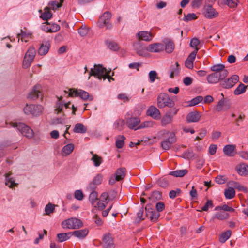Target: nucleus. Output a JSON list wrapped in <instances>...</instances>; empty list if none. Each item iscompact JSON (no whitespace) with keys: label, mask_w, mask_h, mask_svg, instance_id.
Wrapping results in <instances>:
<instances>
[{"label":"nucleus","mask_w":248,"mask_h":248,"mask_svg":"<svg viewBox=\"0 0 248 248\" xmlns=\"http://www.w3.org/2000/svg\"><path fill=\"white\" fill-rule=\"evenodd\" d=\"M74 195L75 198L78 200L81 201L83 199V194L81 190H76L74 193Z\"/></svg>","instance_id":"774afa93"},{"label":"nucleus","mask_w":248,"mask_h":248,"mask_svg":"<svg viewBox=\"0 0 248 248\" xmlns=\"http://www.w3.org/2000/svg\"><path fill=\"white\" fill-rule=\"evenodd\" d=\"M134 49L138 55L141 56H145L147 55V46L141 44L140 42L134 43L133 44Z\"/></svg>","instance_id":"dca6fc26"},{"label":"nucleus","mask_w":248,"mask_h":248,"mask_svg":"<svg viewBox=\"0 0 248 248\" xmlns=\"http://www.w3.org/2000/svg\"><path fill=\"white\" fill-rule=\"evenodd\" d=\"M137 35L140 40L150 42L152 40L155 34L151 32L140 31L138 33Z\"/></svg>","instance_id":"412c9836"},{"label":"nucleus","mask_w":248,"mask_h":248,"mask_svg":"<svg viewBox=\"0 0 248 248\" xmlns=\"http://www.w3.org/2000/svg\"><path fill=\"white\" fill-rule=\"evenodd\" d=\"M63 95L66 97H79L84 100H92L93 99V96L90 95L87 92L75 88H67V90L63 91Z\"/></svg>","instance_id":"f257e3e1"},{"label":"nucleus","mask_w":248,"mask_h":248,"mask_svg":"<svg viewBox=\"0 0 248 248\" xmlns=\"http://www.w3.org/2000/svg\"><path fill=\"white\" fill-rule=\"evenodd\" d=\"M176 141V138L174 133L170 134L168 138L161 142V147L165 150H168L171 145Z\"/></svg>","instance_id":"9b49d317"},{"label":"nucleus","mask_w":248,"mask_h":248,"mask_svg":"<svg viewBox=\"0 0 248 248\" xmlns=\"http://www.w3.org/2000/svg\"><path fill=\"white\" fill-rule=\"evenodd\" d=\"M227 180V177L224 176L219 175L216 177V182L219 184H223Z\"/></svg>","instance_id":"e2e57ef3"},{"label":"nucleus","mask_w":248,"mask_h":248,"mask_svg":"<svg viewBox=\"0 0 248 248\" xmlns=\"http://www.w3.org/2000/svg\"><path fill=\"white\" fill-rule=\"evenodd\" d=\"M211 70L218 75V77L225 78L228 75V70L222 64H217L211 67Z\"/></svg>","instance_id":"6e6552de"},{"label":"nucleus","mask_w":248,"mask_h":248,"mask_svg":"<svg viewBox=\"0 0 248 248\" xmlns=\"http://www.w3.org/2000/svg\"><path fill=\"white\" fill-rule=\"evenodd\" d=\"M49 9V7H46L44 9V12L41 14L40 17L44 20H47L52 17V14Z\"/></svg>","instance_id":"58836bf2"},{"label":"nucleus","mask_w":248,"mask_h":248,"mask_svg":"<svg viewBox=\"0 0 248 248\" xmlns=\"http://www.w3.org/2000/svg\"><path fill=\"white\" fill-rule=\"evenodd\" d=\"M146 113L155 119H159L161 117L159 109H148Z\"/></svg>","instance_id":"c9c22d12"},{"label":"nucleus","mask_w":248,"mask_h":248,"mask_svg":"<svg viewBox=\"0 0 248 248\" xmlns=\"http://www.w3.org/2000/svg\"><path fill=\"white\" fill-rule=\"evenodd\" d=\"M7 127L16 128L23 136L28 138H31L34 135L33 130L30 127L22 123L10 122Z\"/></svg>","instance_id":"7ed1b4c3"},{"label":"nucleus","mask_w":248,"mask_h":248,"mask_svg":"<svg viewBox=\"0 0 248 248\" xmlns=\"http://www.w3.org/2000/svg\"><path fill=\"white\" fill-rule=\"evenodd\" d=\"M224 195L227 199H232L235 195V191L232 187H229L224 191Z\"/></svg>","instance_id":"4c0bfd02"},{"label":"nucleus","mask_w":248,"mask_h":248,"mask_svg":"<svg viewBox=\"0 0 248 248\" xmlns=\"http://www.w3.org/2000/svg\"><path fill=\"white\" fill-rule=\"evenodd\" d=\"M229 184L230 185L233 186L234 188L237 189L239 191H242L245 193H247L248 192V189L247 187L241 185L238 182L231 181L229 182Z\"/></svg>","instance_id":"473e14b6"},{"label":"nucleus","mask_w":248,"mask_h":248,"mask_svg":"<svg viewBox=\"0 0 248 248\" xmlns=\"http://www.w3.org/2000/svg\"><path fill=\"white\" fill-rule=\"evenodd\" d=\"M72 235V232L60 233L57 235L58 240L59 242H62L69 239Z\"/></svg>","instance_id":"f704fd0d"},{"label":"nucleus","mask_w":248,"mask_h":248,"mask_svg":"<svg viewBox=\"0 0 248 248\" xmlns=\"http://www.w3.org/2000/svg\"><path fill=\"white\" fill-rule=\"evenodd\" d=\"M125 121L123 119H118L113 124V128L118 131H121L125 127Z\"/></svg>","instance_id":"c85d7f7f"},{"label":"nucleus","mask_w":248,"mask_h":248,"mask_svg":"<svg viewBox=\"0 0 248 248\" xmlns=\"http://www.w3.org/2000/svg\"><path fill=\"white\" fill-rule=\"evenodd\" d=\"M63 97L62 95L60 97H57L58 107L56 108H62L63 107H65V108H77L70 101L67 102L64 101L62 100Z\"/></svg>","instance_id":"4be33fe9"},{"label":"nucleus","mask_w":248,"mask_h":248,"mask_svg":"<svg viewBox=\"0 0 248 248\" xmlns=\"http://www.w3.org/2000/svg\"><path fill=\"white\" fill-rule=\"evenodd\" d=\"M43 97L42 88L39 84L35 85L28 95V98L31 100H35L40 98L42 100Z\"/></svg>","instance_id":"0eeeda50"},{"label":"nucleus","mask_w":248,"mask_h":248,"mask_svg":"<svg viewBox=\"0 0 248 248\" xmlns=\"http://www.w3.org/2000/svg\"><path fill=\"white\" fill-rule=\"evenodd\" d=\"M88 233V230L86 229L76 230L72 232V235H74L75 237L79 239L84 238Z\"/></svg>","instance_id":"a878e982"},{"label":"nucleus","mask_w":248,"mask_h":248,"mask_svg":"<svg viewBox=\"0 0 248 248\" xmlns=\"http://www.w3.org/2000/svg\"><path fill=\"white\" fill-rule=\"evenodd\" d=\"M224 3L230 8H235L237 6L238 0H224Z\"/></svg>","instance_id":"603ef678"},{"label":"nucleus","mask_w":248,"mask_h":248,"mask_svg":"<svg viewBox=\"0 0 248 248\" xmlns=\"http://www.w3.org/2000/svg\"><path fill=\"white\" fill-rule=\"evenodd\" d=\"M239 76L237 75H232L231 78L225 80L222 84V87L226 89L232 87L238 81Z\"/></svg>","instance_id":"4468645a"},{"label":"nucleus","mask_w":248,"mask_h":248,"mask_svg":"<svg viewBox=\"0 0 248 248\" xmlns=\"http://www.w3.org/2000/svg\"><path fill=\"white\" fill-rule=\"evenodd\" d=\"M88 32V29L86 26H82L78 29V33L81 36H85Z\"/></svg>","instance_id":"69168bd1"},{"label":"nucleus","mask_w":248,"mask_h":248,"mask_svg":"<svg viewBox=\"0 0 248 248\" xmlns=\"http://www.w3.org/2000/svg\"><path fill=\"white\" fill-rule=\"evenodd\" d=\"M154 122L152 121H147L142 123L137 129H142L147 127H151L153 126Z\"/></svg>","instance_id":"5fc2aeb1"},{"label":"nucleus","mask_w":248,"mask_h":248,"mask_svg":"<svg viewBox=\"0 0 248 248\" xmlns=\"http://www.w3.org/2000/svg\"><path fill=\"white\" fill-rule=\"evenodd\" d=\"M231 231L230 230H227L226 232H223L219 237V241L223 243L226 242L231 236Z\"/></svg>","instance_id":"c03bdc74"},{"label":"nucleus","mask_w":248,"mask_h":248,"mask_svg":"<svg viewBox=\"0 0 248 248\" xmlns=\"http://www.w3.org/2000/svg\"><path fill=\"white\" fill-rule=\"evenodd\" d=\"M172 133H170L169 131L162 130L157 133L156 136L158 139H161L167 138L169 135H170V134Z\"/></svg>","instance_id":"4d7b16f0"},{"label":"nucleus","mask_w":248,"mask_h":248,"mask_svg":"<svg viewBox=\"0 0 248 248\" xmlns=\"http://www.w3.org/2000/svg\"><path fill=\"white\" fill-rule=\"evenodd\" d=\"M90 154L93 155L91 160L93 162L94 165L96 167L100 166L103 162L102 158L96 154H94L92 151L90 152Z\"/></svg>","instance_id":"7c9ffc66"},{"label":"nucleus","mask_w":248,"mask_h":248,"mask_svg":"<svg viewBox=\"0 0 248 248\" xmlns=\"http://www.w3.org/2000/svg\"><path fill=\"white\" fill-rule=\"evenodd\" d=\"M42 30L46 32H55L60 29V27L57 24H50L48 21L43 23L41 27Z\"/></svg>","instance_id":"f8f14e48"},{"label":"nucleus","mask_w":248,"mask_h":248,"mask_svg":"<svg viewBox=\"0 0 248 248\" xmlns=\"http://www.w3.org/2000/svg\"><path fill=\"white\" fill-rule=\"evenodd\" d=\"M102 180L103 175L101 174H97L88 184L87 188L89 190H94L97 186L101 184Z\"/></svg>","instance_id":"2eb2a0df"},{"label":"nucleus","mask_w":248,"mask_h":248,"mask_svg":"<svg viewBox=\"0 0 248 248\" xmlns=\"http://www.w3.org/2000/svg\"><path fill=\"white\" fill-rule=\"evenodd\" d=\"M50 47V43L49 41H44L40 45L38 50V53L41 56L46 55Z\"/></svg>","instance_id":"6ab92c4d"},{"label":"nucleus","mask_w":248,"mask_h":248,"mask_svg":"<svg viewBox=\"0 0 248 248\" xmlns=\"http://www.w3.org/2000/svg\"><path fill=\"white\" fill-rule=\"evenodd\" d=\"M36 54V52L35 49L33 47H30L24 57L33 61Z\"/></svg>","instance_id":"ea45409f"},{"label":"nucleus","mask_w":248,"mask_h":248,"mask_svg":"<svg viewBox=\"0 0 248 248\" xmlns=\"http://www.w3.org/2000/svg\"><path fill=\"white\" fill-rule=\"evenodd\" d=\"M140 122V119L138 117H131L126 121L127 125L131 129L137 130V128Z\"/></svg>","instance_id":"aec40b11"},{"label":"nucleus","mask_w":248,"mask_h":248,"mask_svg":"<svg viewBox=\"0 0 248 248\" xmlns=\"http://www.w3.org/2000/svg\"><path fill=\"white\" fill-rule=\"evenodd\" d=\"M149 77L151 82H154L157 78V73L155 71H151L149 73Z\"/></svg>","instance_id":"338daca9"},{"label":"nucleus","mask_w":248,"mask_h":248,"mask_svg":"<svg viewBox=\"0 0 248 248\" xmlns=\"http://www.w3.org/2000/svg\"><path fill=\"white\" fill-rule=\"evenodd\" d=\"M180 68L179 65L177 62H176L174 65L172 66L171 68V72L170 74V77L173 78L174 76L178 75L179 73Z\"/></svg>","instance_id":"49530a36"},{"label":"nucleus","mask_w":248,"mask_h":248,"mask_svg":"<svg viewBox=\"0 0 248 248\" xmlns=\"http://www.w3.org/2000/svg\"><path fill=\"white\" fill-rule=\"evenodd\" d=\"M11 174L8 173L5 174L6 182L5 185L8 187L12 188L13 186H16V184L15 183V180L13 178L10 177Z\"/></svg>","instance_id":"79ce46f5"},{"label":"nucleus","mask_w":248,"mask_h":248,"mask_svg":"<svg viewBox=\"0 0 248 248\" xmlns=\"http://www.w3.org/2000/svg\"><path fill=\"white\" fill-rule=\"evenodd\" d=\"M146 216L153 222L156 221L160 216V214L154 209L152 208L150 205H147L145 207Z\"/></svg>","instance_id":"ddd939ff"},{"label":"nucleus","mask_w":248,"mask_h":248,"mask_svg":"<svg viewBox=\"0 0 248 248\" xmlns=\"http://www.w3.org/2000/svg\"><path fill=\"white\" fill-rule=\"evenodd\" d=\"M75 133H84L86 132V128L81 123L77 124L73 130Z\"/></svg>","instance_id":"37998d69"},{"label":"nucleus","mask_w":248,"mask_h":248,"mask_svg":"<svg viewBox=\"0 0 248 248\" xmlns=\"http://www.w3.org/2000/svg\"><path fill=\"white\" fill-rule=\"evenodd\" d=\"M20 37H21V40L23 42H27L29 38L31 37V32H26L24 31L22 29L20 31V33L17 34V37L18 38V41H19Z\"/></svg>","instance_id":"bb28decb"},{"label":"nucleus","mask_w":248,"mask_h":248,"mask_svg":"<svg viewBox=\"0 0 248 248\" xmlns=\"http://www.w3.org/2000/svg\"><path fill=\"white\" fill-rule=\"evenodd\" d=\"M110 199L111 198L109 197V194L107 192H103L100 197V200L103 202H106V203H108Z\"/></svg>","instance_id":"bf43d9fd"},{"label":"nucleus","mask_w":248,"mask_h":248,"mask_svg":"<svg viewBox=\"0 0 248 248\" xmlns=\"http://www.w3.org/2000/svg\"><path fill=\"white\" fill-rule=\"evenodd\" d=\"M213 207V204L212 201L211 200H208L205 205L202 208L201 211H207L209 208H212Z\"/></svg>","instance_id":"0e129e2a"},{"label":"nucleus","mask_w":248,"mask_h":248,"mask_svg":"<svg viewBox=\"0 0 248 248\" xmlns=\"http://www.w3.org/2000/svg\"><path fill=\"white\" fill-rule=\"evenodd\" d=\"M111 17V14L109 12H105L100 17L98 22V26L100 28H105V30L111 28L109 20Z\"/></svg>","instance_id":"39448f33"},{"label":"nucleus","mask_w":248,"mask_h":248,"mask_svg":"<svg viewBox=\"0 0 248 248\" xmlns=\"http://www.w3.org/2000/svg\"><path fill=\"white\" fill-rule=\"evenodd\" d=\"M60 2H59L57 1H54L49 3V7L50 9L55 10L58 8L62 7V3L63 2L64 0H60Z\"/></svg>","instance_id":"8fccbe9b"},{"label":"nucleus","mask_w":248,"mask_h":248,"mask_svg":"<svg viewBox=\"0 0 248 248\" xmlns=\"http://www.w3.org/2000/svg\"><path fill=\"white\" fill-rule=\"evenodd\" d=\"M203 97L202 96H197L192 99L191 101L186 103V104L185 105V107H190L196 105L200 102H201L203 100Z\"/></svg>","instance_id":"2f4dec72"},{"label":"nucleus","mask_w":248,"mask_h":248,"mask_svg":"<svg viewBox=\"0 0 248 248\" xmlns=\"http://www.w3.org/2000/svg\"><path fill=\"white\" fill-rule=\"evenodd\" d=\"M247 86L244 84L241 83L234 90V93L235 95H240L245 92L246 90Z\"/></svg>","instance_id":"de8ad7c7"},{"label":"nucleus","mask_w":248,"mask_h":248,"mask_svg":"<svg viewBox=\"0 0 248 248\" xmlns=\"http://www.w3.org/2000/svg\"><path fill=\"white\" fill-rule=\"evenodd\" d=\"M188 171L186 169L176 170L175 171H170L169 175H172L176 177H181L184 176L187 173Z\"/></svg>","instance_id":"e433bc0d"},{"label":"nucleus","mask_w":248,"mask_h":248,"mask_svg":"<svg viewBox=\"0 0 248 248\" xmlns=\"http://www.w3.org/2000/svg\"><path fill=\"white\" fill-rule=\"evenodd\" d=\"M111 70L107 71V69L101 65H95L93 69H91L90 72V76H97L99 79L103 78L105 80L108 78L110 82L111 80H114V78L109 75Z\"/></svg>","instance_id":"f03ea898"},{"label":"nucleus","mask_w":248,"mask_h":248,"mask_svg":"<svg viewBox=\"0 0 248 248\" xmlns=\"http://www.w3.org/2000/svg\"><path fill=\"white\" fill-rule=\"evenodd\" d=\"M224 78L219 77L218 75L216 73H212L209 74L207 77V80L209 83L215 84L219 82L220 80H222Z\"/></svg>","instance_id":"393cba45"},{"label":"nucleus","mask_w":248,"mask_h":248,"mask_svg":"<svg viewBox=\"0 0 248 248\" xmlns=\"http://www.w3.org/2000/svg\"><path fill=\"white\" fill-rule=\"evenodd\" d=\"M92 192L90 193L89 197V201L92 205H94L98 200V193L94 190H92Z\"/></svg>","instance_id":"a18cd8bd"},{"label":"nucleus","mask_w":248,"mask_h":248,"mask_svg":"<svg viewBox=\"0 0 248 248\" xmlns=\"http://www.w3.org/2000/svg\"><path fill=\"white\" fill-rule=\"evenodd\" d=\"M125 137L124 136H119L116 139V146L118 148H122L124 144Z\"/></svg>","instance_id":"6e6d98bb"},{"label":"nucleus","mask_w":248,"mask_h":248,"mask_svg":"<svg viewBox=\"0 0 248 248\" xmlns=\"http://www.w3.org/2000/svg\"><path fill=\"white\" fill-rule=\"evenodd\" d=\"M158 106L159 108H164L166 107L171 108L174 106V102L170 99L168 95L162 93L158 96Z\"/></svg>","instance_id":"423d86ee"},{"label":"nucleus","mask_w":248,"mask_h":248,"mask_svg":"<svg viewBox=\"0 0 248 248\" xmlns=\"http://www.w3.org/2000/svg\"><path fill=\"white\" fill-rule=\"evenodd\" d=\"M107 204V203H106V202H103L101 201V200H100L99 201L98 200L97 201V202H96V203L93 205L95 207H97L98 209L102 210L106 207Z\"/></svg>","instance_id":"680f3d73"},{"label":"nucleus","mask_w":248,"mask_h":248,"mask_svg":"<svg viewBox=\"0 0 248 248\" xmlns=\"http://www.w3.org/2000/svg\"><path fill=\"white\" fill-rule=\"evenodd\" d=\"M32 62L33 60L24 57L22 63L23 67L24 69L29 68L31 66Z\"/></svg>","instance_id":"052dcab7"},{"label":"nucleus","mask_w":248,"mask_h":248,"mask_svg":"<svg viewBox=\"0 0 248 248\" xmlns=\"http://www.w3.org/2000/svg\"><path fill=\"white\" fill-rule=\"evenodd\" d=\"M238 173L241 175H246L248 174V166L245 164H240L237 167Z\"/></svg>","instance_id":"72a5a7b5"},{"label":"nucleus","mask_w":248,"mask_h":248,"mask_svg":"<svg viewBox=\"0 0 248 248\" xmlns=\"http://www.w3.org/2000/svg\"><path fill=\"white\" fill-rule=\"evenodd\" d=\"M165 44V47H164V48H165L166 52L168 53H171L173 51L175 47L174 43L171 41L168 40L166 41Z\"/></svg>","instance_id":"a19ab883"},{"label":"nucleus","mask_w":248,"mask_h":248,"mask_svg":"<svg viewBox=\"0 0 248 248\" xmlns=\"http://www.w3.org/2000/svg\"><path fill=\"white\" fill-rule=\"evenodd\" d=\"M164 49V45L159 43L151 44L147 46V51L152 53L160 52L163 51Z\"/></svg>","instance_id":"a211bd4d"},{"label":"nucleus","mask_w":248,"mask_h":248,"mask_svg":"<svg viewBox=\"0 0 248 248\" xmlns=\"http://www.w3.org/2000/svg\"><path fill=\"white\" fill-rule=\"evenodd\" d=\"M236 146L235 145L228 144L225 145L223 148L224 154L228 156H233L236 154Z\"/></svg>","instance_id":"b1692460"},{"label":"nucleus","mask_w":248,"mask_h":248,"mask_svg":"<svg viewBox=\"0 0 248 248\" xmlns=\"http://www.w3.org/2000/svg\"><path fill=\"white\" fill-rule=\"evenodd\" d=\"M228 213L224 211H221L216 214L213 217V219L217 218L219 220H223L227 218Z\"/></svg>","instance_id":"3c124183"},{"label":"nucleus","mask_w":248,"mask_h":248,"mask_svg":"<svg viewBox=\"0 0 248 248\" xmlns=\"http://www.w3.org/2000/svg\"><path fill=\"white\" fill-rule=\"evenodd\" d=\"M101 244L103 248H115L113 238L110 233L104 234Z\"/></svg>","instance_id":"9d476101"},{"label":"nucleus","mask_w":248,"mask_h":248,"mask_svg":"<svg viewBox=\"0 0 248 248\" xmlns=\"http://www.w3.org/2000/svg\"><path fill=\"white\" fill-rule=\"evenodd\" d=\"M126 172V169L125 168H120L117 170L115 176L116 177V180L117 181H121L125 177Z\"/></svg>","instance_id":"cd10ccee"},{"label":"nucleus","mask_w":248,"mask_h":248,"mask_svg":"<svg viewBox=\"0 0 248 248\" xmlns=\"http://www.w3.org/2000/svg\"><path fill=\"white\" fill-rule=\"evenodd\" d=\"M27 115H31L32 116H37L42 113L41 109H23Z\"/></svg>","instance_id":"09e8293b"},{"label":"nucleus","mask_w":248,"mask_h":248,"mask_svg":"<svg viewBox=\"0 0 248 248\" xmlns=\"http://www.w3.org/2000/svg\"><path fill=\"white\" fill-rule=\"evenodd\" d=\"M177 113V110H176L174 112L169 111L163 117L161 120V124L162 126H165L169 124L172 121V118L174 115Z\"/></svg>","instance_id":"5701e85b"},{"label":"nucleus","mask_w":248,"mask_h":248,"mask_svg":"<svg viewBox=\"0 0 248 248\" xmlns=\"http://www.w3.org/2000/svg\"><path fill=\"white\" fill-rule=\"evenodd\" d=\"M202 116V113L197 111H193L189 113L186 117L187 123H195L198 122Z\"/></svg>","instance_id":"f3484780"},{"label":"nucleus","mask_w":248,"mask_h":248,"mask_svg":"<svg viewBox=\"0 0 248 248\" xmlns=\"http://www.w3.org/2000/svg\"><path fill=\"white\" fill-rule=\"evenodd\" d=\"M82 225V222L80 219L74 217L67 219L62 222V226L64 229H75L81 227Z\"/></svg>","instance_id":"20e7f679"},{"label":"nucleus","mask_w":248,"mask_h":248,"mask_svg":"<svg viewBox=\"0 0 248 248\" xmlns=\"http://www.w3.org/2000/svg\"><path fill=\"white\" fill-rule=\"evenodd\" d=\"M74 148L73 144H68L64 146L62 150V155L63 156H66L70 155L73 151Z\"/></svg>","instance_id":"c756f323"},{"label":"nucleus","mask_w":248,"mask_h":248,"mask_svg":"<svg viewBox=\"0 0 248 248\" xmlns=\"http://www.w3.org/2000/svg\"><path fill=\"white\" fill-rule=\"evenodd\" d=\"M108 47L113 51H117L119 49V46L118 44L113 41H110L107 43Z\"/></svg>","instance_id":"13d9d810"},{"label":"nucleus","mask_w":248,"mask_h":248,"mask_svg":"<svg viewBox=\"0 0 248 248\" xmlns=\"http://www.w3.org/2000/svg\"><path fill=\"white\" fill-rule=\"evenodd\" d=\"M55 210V205L49 203L47 205H46L45 208V211L46 213V214L47 215H49L50 214L53 213Z\"/></svg>","instance_id":"864d4df0"},{"label":"nucleus","mask_w":248,"mask_h":248,"mask_svg":"<svg viewBox=\"0 0 248 248\" xmlns=\"http://www.w3.org/2000/svg\"><path fill=\"white\" fill-rule=\"evenodd\" d=\"M203 14L204 16L209 19L215 18L218 16V13L210 4H207L204 6Z\"/></svg>","instance_id":"1a4fd4ad"}]
</instances>
